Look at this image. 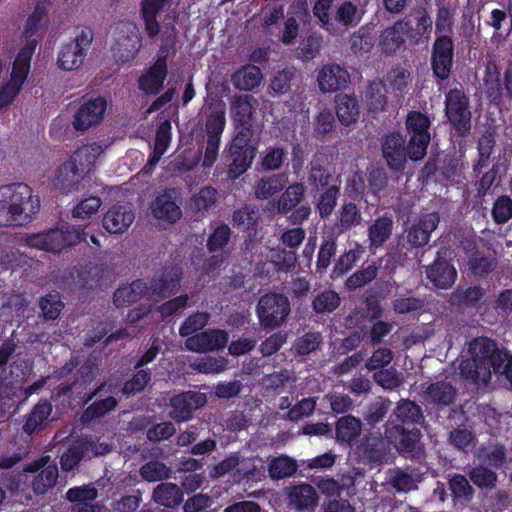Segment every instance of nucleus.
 Segmentation results:
<instances>
[{
	"label": "nucleus",
	"instance_id": "obj_1",
	"mask_svg": "<svg viewBox=\"0 0 512 512\" xmlns=\"http://www.w3.org/2000/svg\"><path fill=\"white\" fill-rule=\"evenodd\" d=\"M424 422L421 406L412 400L401 399L383 425L386 438L400 455L419 460L424 456L420 430Z\"/></svg>",
	"mask_w": 512,
	"mask_h": 512
},
{
	"label": "nucleus",
	"instance_id": "obj_2",
	"mask_svg": "<svg viewBox=\"0 0 512 512\" xmlns=\"http://www.w3.org/2000/svg\"><path fill=\"white\" fill-rule=\"evenodd\" d=\"M470 358L461 361L462 378L474 384H488L492 374L504 375L512 390V355L498 347L497 342L487 337H477L469 343Z\"/></svg>",
	"mask_w": 512,
	"mask_h": 512
},
{
	"label": "nucleus",
	"instance_id": "obj_3",
	"mask_svg": "<svg viewBox=\"0 0 512 512\" xmlns=\"http://www.w3.org/2000/svg\"><path fill=\"white\" fill-rule=\"evenodd\" d=\"M40 210V199L26 183L0 187V227L23 226Z\"/></svg>",
	"mask_w": 512,
	"mask_h": 512
},
{
	"label": "nucleus",
	"instance_id": "obj_4",
	"mask_svg": "<svg viewBox=\"0 0 512 512\" xmlns=\"http://www.w3.org/2000/svg\"><path fill=\"white\" fill-rule=\"evenodd\" d=\"M87 235L84 230L76 229L70 225H62L28 236L27 243L31 247L44 251L60 253L64 249L86 241Z\"/></svg>",
	"mask_w": 512,
	"mask_h": 512
},
{
	"label": "nucleus",
	"instance_id": "obj_5",
	"mask_svg": "<svg viewBox=\"0 0 512 512\" xmlns=\"http://www.w3.org/2000/svg\"><path fill=\"white\" fill-rule=\"evenodd\" d=\"M255 311L259 325L265 331H272L287 321L291 312L290 301L282 293L268 292L259 298Z\"/></svg>",
	"mask_w": 512,
	"mask_h": 512
},
{
	"label": "nucleus",
	"instance_id": "obj_6",
	"mask_svg": "<svg viewBox=\"0 0 512 512\" xmlns=\"http://www.w3.org/2000/svg\"><path fill=\"white\" fill-rule=\"evenodd\" d=\"M254 130H238L230 145L228 177L236 179L245 173L256 156L257 147L252 140Z\"/></svg>",
	"mask_w": 512,
	"mask_h": 512
},
{
	"label": "nucleus",
	"instance_id": "obj_7",
	"mask_svg": "<svg viewBox=\"0 0 512 512\" xmlns=\"http://www.w3.org/2000/svg\"><path fill=\"white\" fill-rule=\"evenodd\" d=\"M36 48V41H29L22 47L13 63L11 79L0 88V108L9 105L18 94L28 75L30 61Z\"/></svg>",
	"mask_w": 512,
	"mask_h": 512
},
{
	"label": "nucleus",
	"instance_id": "obj_8",
	"mask_svg": "<svg viewBox=\"0 0 512 512\" xmlns=\"http://www.w3.org/2000/svg\"><path fill=\"white\" fill-rule=\"evenodd\" d=\"M175 35L169 34L163 39L160 47V55L153 65L146 69L138 79L139 89L148 95H156L163 88L166 79L167 55L174 48Z\"/></svg>",
	"mask_w": 512,
	"mask_h": 512
},
{
	"label": "nucleus",
	"instance_id": "obj_9",
	"mask_svg": "<svg viewBox=\"0 0 512 512\" xmlns=\"http://www.w3.org/2000/svg\"><path fill=\"white\" fill-rule=\"evenodd\" d=\"M92 41L93 32L90 28L77 30L74 38L63 45L59 51V67L67 71L78 69L82 65Z\"/></svg>",
	"mask_w": 512,
	"mask_h": 512
},
{
	"label": "nucleus",
	"instance_id": "obj_10",
	"mask_svg": "<svg viewBox=\"0 0 512 512\" xmlns=\"http://www.w3.org/2000/svg\"><path fill=\"white\" fill-rule=\"evenodd\" d=\"M182 197L177 188H167L150 203L154 219L162 225H173L182 217Z\"/></svg>",
	"mask_w": 512,
	"mask_h": 512
},
{
	"label": "nucleus",
	"instance_id": "obj_11",
	"mask_svg": "<svg viewBox=\"0 0 512 512\" xmlns=\"http://www.w3.org/2000/svg\"><path fill=\"white\" fill-rule=\"evenodd\" d=\"M116 29L117 37L111 47L113 57L120 63L129 62L135 58L142 46L141 36L137 27L131 23H122Z\"/></svg>",
	"mask_w": 512,
	"mask_h": 512
},
{
	"label": "nucleus",
	"instance_id": "obj_12",
	"mask_svg": "<svg viewBox=\"0 0 512 512\" xmlns=\"http://www.w3.org/2000/svg\"><path fill=\"white\" fill-rule=\"evenodd\" d=\"M205 403V396L199 392L186 391L176 394L170 399L169 416L178 423L188 421L192 419L194 411Z\"/></svg>",
	"mask_w": 512,
	"mask_h": 512
},
{
	"label": "nucleus",
	"instance_id": "obj_13",
	"mask_svg": "<svg viewBox=\"0 0 512 512\" xmlns=\"http://www.w3.org/2000/svg\"><path fill=\"white\" fill-rule=\"evenodd\" d=\"M182 272L178 268H164L156 272L148 285V294L154 300L165 299L176 294L179 289Z\"/></svg>",
	"mask_w": 512,
	"mask_h": 512
},
{
	"label": "nucleus",
	"instance_id": "obj_14",
	"mask_svg": "<svg viewBox=\"0 0 512 512\" xmlns=\"http://www.w3.org/2000/svg\"><path fill=\"white\" fill-rule=\"evenodd\" d=\"M426 278L435 289L451 288L457 279V270L454 265L445 257L441 251L437 252L436 258L426 267Z\"/></svg>",
	"mask_w": 512,
	"mask_h": 512
},
{
	"label": "nucleus",
	"instance_id": "obj_15",
	"mask_svg": "<svg viewBox=\"0 0 512 512\" xmlns=\"http://www.w3.org/2000/svg\"><path fill=\"white\" fill-rule=\"evenodd\" d=\"M446 114L456 128H470L471 112L463 89L455 88L446 96Z\"/></svg>",
	"mask_w": 512,
	"mask_h": 512
},
{
	"label": "nucleus",
	"instance_id": "obj_16",
	"mask_svg": "<svg viewBox=\"0 0 512 512\" xmlns=\"http://www.w3.org/2000/svg\"><path fill=\"white\" fill-rule=\"evenodd\" d=\"M383 157L388 167L394 172H401L409 158L406 148V139L398 132L393 131L386 136L382 144Z\"/></svg>",
	"mask_w": 512,
	"mask_h": 512
},
{
	"label": "nucleus",
	"instance_id": "obj_17",
	"mask_svg": "<svg viewBox=\"0 0 512 512\" xmlns=\"http://www.w3.org/2000/svg\"><path fill=\"white\" fill-rule=\"evenodd\" d=\"M440 223L438 212L421 214L407 230V243L412 248H421L428 244L431 233Z\"/></svg>",
	"mask_w": 512,
	"mask_h": 512
},
{
	"label": "nucleus",
	"instance_id": "obj_18",
	"mask_svg": "<svg viewBox=\"0 0 512 512\" xmlns=\"http://www.w3.org/2000/svg\"><path fill=\"white\" fill-rule=\"evenodd\" d=\"M229 340V335L222 329H209L188 337L185 346L188 350L203 353L224 348Z\"/></svg>",
	"mask_w": 512,
	"mask_h": 512
},
{
	"label": "nucleus",
	"instance_id": "obj_19",
	"mask_svg": "<svg viewBox=\"0 0 512 512\" xmlns=\"http://www.w3.org/2000/svg\"><path fill=\"white\" fill-rule=\"evenodd\" d=\"M432 69L439 79H447L453 62V42L447 35H440L435 40L432 51Z\"/></svg>",
	"mask_w": 512,
	"mask_h": 512
},
{
	"label": "nucleus",
	"instance_id": "obj_20",
	"mask_svg": "<svg viewBox=\"0 0 512 512\" xmlns=\"http://www.w3.org/2000/svg\"><path fill=\"white\" fill-rule=\"evenodd\" d=\"M390 444L385 433L382 434L378 429L376 432L368 430L362 441L356 446L358 453L369 463H379L385 457Z\"/></svg>",
	"mask_w": 512,
	"mask_h": 512
},
{
	"label": "nucleus",
	"instance_id": "obj_21",
	"mask_svg": "<svg viewBox=\"0 0 512 512\" xmlns=\"http://www.w3.org/2000/svg\"><path fill=\"white\" fill-rule=\"evenodd\" d=\"M107 102L103 97H96L84 102L74 118V128H90L97 126L104 118Z\"/></svg>",
	"mask_w": 512,
	"mask_h": 512
},
{
	"label": "nucleus",
	"instance_id": "obj_22",
	"mask_svg": "<svg viewBox=\"0 0 512 512\" xmlns=\"http://www.w3.org/2000/svg\"><path fill=\"white\" fill-rule=\"evenodd\" d=\"M135 219V213L128 205H113L104 214L103 227L111 234L126 231Z\"/></svg>",
	"mask_w": 512,
	"mask_h": 512
},
{
	"label": "nucleus",
	"instance_id": "obj_23",
	"mask_svg": "<svg viewBox=\"0 0 512 512\" xmlns=\"http://www.w3.org/2000/svg\"><path fill=\"white\" fill-rule=\"evenodd\" d=\"M423 397L428 404L443 409L454 404L457 390L450 382L440 380L429 384L423 392Z\"/></svg>",
	"mask_w": 512,
	"mask_h": 512
},
{
	"label": "nucleus",
	"instance_id": "obj_24",
	"mask_svg": "<svg viewBox=\"0 0 512 512\" xmlns=\"http://www.w3.org/2000/svg\"><path fill=\"white\" fill-rule=\"evenodd\" d=\"M393 227V216L388 212L378 216L371 222L367 228L370 251H376L383 247L385 242L391 237Z\"/></svg>",
	"mask_w": 512,
	"mask_h": 512
},
{
	"label": "nucleus",
	"instance_id": "obj_25",
	"mask_svg": "<svg viewBox=\"0 0 512 512\" xmlns=\"http://www.w3.org/2000/svg\"><path fill=\"white\" fill-rule=\"evenodd\" d=\"M362 425L360 419L352 415H344L340 417L335 425L336 441L346 447L352 448L359 443L362 433Z\"/></svg>",
	"mask_w": 512,
	"mask_h": 512
},
{
	"label": "nucleus",
	"instance_id": "obj_26",
	"mask_svg": "<svg viewBox=\"0 0 512 512\" xmlns=\"http://www.w3.org/2000/svg\"><path fill=\"white\" fill-rule=\"evenodd\" d=\"M350 76L347 70L338 64H327L319 71L317 81L323 92H334L347 85Z\"/></svg>",
	"mask_w": 512,
	"mask_h": 512
},
{
	"label": "nucleus",
	"instance_id": "obj_27",
	"mask_svg": "<svg viewBox=\"0 0 512 512\" xmlns=\"http://www.w3.org/2000/svg\"><path fill=\"white\" fill-rule=\"evenodd\" d=\"M53 411L52 404L47 399H40L38 403L25 416L22 425V431L31 436L36 432L45 429L48 425L49 417Z\"/></svg>",
	"mask_w": 512,
	"mask_h": 512
},
{
	"label": "nucleus",
	"instance_id": "obj_28",
	"mask_svg": "<svg viewBox=\"0 0 512 512\" xmlns=\"http://www.w3.org/2000/svg\"><path fill=\"white\" fill-rule=\"evenodd\" d=\"M287 495L289 503L297 511L314 510L319 498L316 489L308 483L290 487Z\"/></svg>",
	"mask_w": 512,
	"mask_h": 512
},
{
	"label": "nucleus",
	"instance_id": "obj_29",
	"mask_svg": "<svg viewBox=\"0 0 512 512\" xmlns=\"http://www.w3.org/2000/svg\"><path fill=\"white\" fill-rule=\"evenodd\" d=\"M86 176L84 172L78 169L76 164L68 159L59 167L54 179V186L63 193H68L77 190Z\"/></svg>",
	"mask_w": 512,
	"mask_h": 512
},
{
	"label": "nucleus",
	"instance_id": "obj_30",
	"mask_svg": "<svg viewBox=\"0 0 512 512\" xmlns=\"http://www.w3.org/2000/svg\"><path fill=\"white\" fill-rule=\"evenodd\" d=\"M110 144L102 146L96 142L83 145L78 148L69 158L71 162L78 166V169L86 175H90L95 168L97 158L104 152Z\"/></svg>",
	"mask_w": 512,
	"mask_h": 512
},
{
	"label": "nucleus",
	"instance_id": "obj_31",
	"mask_svg": "<svg viewBox=\"0 0 512 512\" xmlns=\"http://www.w3.org/2000/svg\"><path fill=\"white\" fill-rule=\"evenodd\" d=\"M148 294V284L143 279L120 286L113 294V303L117 308L127 307Z\"/></svg>",
	"mask_w": 512,
	"mask_h": 512
},
{
	"label": "nucleus",
	"instance_id": "obj_32",
	"mask_svg": "<svg viewBox=\"0 0 512 512\" xmlns=\"http://www.w3.org/2000/svg\"><path fill=\"white\" fill-rule=\"evenodd\" d=\"M486 295V290L481 286L474 285L469 287L458 286L451 294L450 301L463 309H475L482 303Z\"/></svg>",
	"mask_w": 512,
	"mask_h": 512
},
{
	"label": "nucleus",
	"instance_id": "obj_33",
	"mask_svg": "<svg viewBox=\"0 0 512 512\" xmlns=\"http://www.w3.org/2000/svg\"><path fill=\"white\" fill-rule=\"evenodd\" d=\"M152 500L160 506L174 509L184 501V493L177 484L162 482L153 489Z\"/></svg>",
	"mask_w": 512,
	"mask_h": 512
},
{
	"label": "nucleus",
	"instance_id": "obj_34",
	"mask_svg": "<svg viewBox=\"0 0 512 512\" xmlns=\"http://www.w3.org/2000/svg\"><path fill=\"white\" fill-rule=\"evenodd\" d=\"M169 0H143L141 16L145 24V32L149 38L155 39L160 33L157 15L168 5Z\"/></svg>",
	"mask_w": 512,
	"mask_h": 512
},
{
	"label": "nucleus",
	"instance_id": "obj_35",
	"mask_svg": "<svg viewBox=\"0 0 512 512\" xmlns=\"http://www.w3.org/2000/svg\"><path fill=\"white\" fill-rule=\"evenodd\" d=\"M387 87L386 84L379 79L371 81L364 93V100L369 112L375 114L382 112L387 105Z\"/></svg>",
	"mask_w": 512,
	"mask_h": 512
},
{
	"label": "nucleus",
	"instance_id": "obj_36",
	"mask_svg": "<svg viewBox=\"0 0 512 512\" xmlns=\"http://www.w3.org/2000/svg\"><path fill=\"white\" fill-rule=\"evenodd\" d=\"M432 21L424 10H417L399 21V27H403L407 37L416 38L423 36L431 29Z\"/></svg>",
	"mask_w": 512,
	"mask_h": 512
},
{
	"label": "nucleus",
	"instance_id": "obj_37",
	"mask_svg": "<svg viewBox=\"0 0 512 512\" xmlns=\"http://www.w3.org/2000/svg\"><path fill=\"white\" fill-rule=\"evenodd\" d=\"M262 80V73L255 65H245L231 76L233 86L241 91H250L259 86Z\"/></svg>",
	"mask_w": 512,
	"mask_h": 512
},
{
	"label": "nucleus",
	"instance_id": "obj_38",
	"mask_svg": "<svg viewBox=\"0 0 512 512\" xmlns=\"http://www.w3.org/2000/svg\"><path fill=\"white\" fill-rule=\"evenodd\" d=\"M172 139L171 130H156L153 142V150L150 153L147 163L142 168L144 174L152 173L170 146Z\"/></svg>",
	"mask_w": 512,
	"mask_h": 512
},
{
	"label": "nucleus",
	"instance_id": "obj_39",
	"mask_svg": "<svg viewBox=\"0 0 512 512\" xmlns=\"http://www.w3.org/2000/svg\"><path fill=\"white\" fill-rule=\"evenodd\" d=\"M250 95L235 96L231 102V117L237 126L249 128L252 126V105Z\"/></svg>",
	"mask_w": 512,
	"mask_h": 512
},
{
	"label": "nucleus",
	"instance_id": "obj_40",
	"mask_svg": "<svg viewBox=\"0 0 512 512\" xmlns=\"http://www.w3.org/2000/svg\"><path fill=\"white\" fill-rule=\"evenodd\" d=\"M336 103V114L340 123L344 126L354 124L360 114L357 99L344 94L337 97Z\"/></svg>",
	"mask_w": 512,
	"mask_h": 512
},
{
	"label": "nucleus",
	"instance_id": "obj_41",
	"mask_svg": "<svg viewBox=\"0 0 512 512\" xmlns=\"http://www.w3.org/2000/svg\"><path fill=\"white\" fill-rule=\"evenodd\" d=\"M297 469L296 460L284 454L272 458L268 464V473L273 480L289 478L297 472Z\"/></svg>",
	"mask_w": 512,
	"mask_h": 512
},
{
	"label": "nucleus",
	"instance_id": "obj_42",
	"mask_svg": "<svg viewBox=\"0 0 512 512\" xmlns=\"http://www.w3.org/2000/svg\"><path fill=\"white\" fill-rule=\"evenodd\" d=\"M305 188L301 183L289 185L277 201V211L286 215L292 211L304 198Z\"/></svg>",
	"mask_w": 512,
	"mask_h": 512
},
{
	"label": "nucleus",
	"instance_id": "obj_43",
	"mask_svg": "<svg viewBox=\"0 0 512 512\" xmlns=\"http://www.w3.org/2000/svg\"><path fill=\"white\" fill-rule=\"evenodd\" d=\"M448 485L454 505L464 504L473 498L474 490L464 475L454 474Z\"/></svg>",
	"mask_w": 512,
	"mask_h": 512
},
{
	"label": "nucleus",
	"instance_id": "obj_44",
	"mask_svg": "<svg viewBox=\"0 0 512 512\" xmlns=\"http://www.w3.org/2000/svg\"><path fill=\"white\" fill-rule=\"evenodd\" d=\"M412 131L413 134L411 135L406 148L409 154V159L416 162L422 160L425 157L427 153V147L431 140V135L429 130Z\"/></svg>",
	"mask_w": 512,
	"mask_h": 512
},
{
	"label": "nucleus",
	"instance_id": "obj_45",
	"mask_svg": "<svg viewBox=\"0 0 512 512\" xmlns=\"http://www.w3.org/2000/svg\"><path fill=\"white\" fill-rule=\"evenodd\" d=\"M259 220V212L255 206L245 205L232 214V223L239 231L247 232L255 228Z\"/></svg>",
	"mask_w": 512,
	"mask_h": 512
},
{
	"label": "nucleus",
	"instance_id": "obj_46",
	"mask_svg": "<svg viewBox=\"0 0 512 512\" xmlns=\"http://www.w3.org/2000/svg\"><path fill=\"white\" fill-rule=\"evenodd\" d=\"M391 406V401L387 398H380L368 405L364 415V424L369 427L368 430H374L377 425L382 423Z\"/></svg>",
	"mask_w": 512,
	"mask_h": 512
},
{
	"label": "nucleus",
	"instance_id": "obj_47",
	"mask_svg": "<svg viewBox=\"0 0 512 512\" xmlns=\"http://www.w3.org/2000/svg\"><path fill=\"white\" fill-rule=\"evenodd\" d=\"M339 197L340 187L337 185H330L319 194L316 209L321 219L329 218L337 205Z\"/></svg>",
	"mask_w": 512,
	"mask_h": 512
},
{
	"label": "nucleus",
	"instance_id": "obj_48",
	"mask_svg": "<svg viewBox=\"0 0 512 512\" xmlns=\"http://www.w3.org/2000/svg\"><path fill=\"white\" fill-rule=\"evenodd\" d=\"M118 405V401L113 396H108L101 400H96L85 408L81 415L83 423H89L97 418L103 417L105 414L114 410Z\"/></svg>",
	"mask_w": 512,
	"mask_h": 512
},
{
	"label": "nucleus",
	"instance_id": "obj_49",
	"mask_svg": "<svg viewBox=\"0 0 512 512\" xmlns=\"http://www.w3.org/2000/svg\"><path fill=\"white\" fill-rule=\"evenodd\" d=\"M58 479L57 465L51 463L40 470L32 481V490L36 495L45 494L49 488L53 487Z\"/></svg>",
	"mask_w": 512,
	"mask_h": 512
},
{
	"label": "nucleus",
	"instance_id": "obj_50",
	"mask_svg": "<svg viewBox=\"0 0 512 512\" xmlns=\"http://www.w3.org/2000/svg\"><path fill=\"white\" fill-rule=\"evenodd\" d=\"M340 304V295L334 290L326 289L314 297L312 308L317 314H330L334 312Z\"/></svg>",
	"mask_w": 512,
	"mask_h": 512
},
{
	"label": "nucleus",
	"instance_id": "obj_51",
	"mask_svg": "<svg viewBox=\"0 0 512 512\" xmlns=\"http://www.w3.org/2000/svg\"><path fill=\"white\" fill-rule=\"evenodd\" d=\"M404 36H406L405 31L402 26L399 27V21L386 28L380 39L382 51L387 54L395 52L404 43Z\"/></svg>",
	"mask_w": 512,
	"mask_h": 512
},
{
	"label": "nucleus",
	"instance_id": "obj_52",
	"mask_svg": "<svg viewBox=\"0 0 512 512\" xmlns=\"http://www.w3.org/2000/svg\"><path fill=\"white\" fill-rule=\"evenodd\" d=\"M364 252V248L356 243L354 248L345 251L339 256L334 264L332 275L334 277L343 276L352 269Z\"/></svg>",
	"mask_w": 512,
	"mask_h": 512
},
{
	"label": "nucleus",
	"instance_id": "obj_53",
	"mask_svg": "<svg viewBox=\"0 0 512 512\" xmlns=\"http://www.w3.org/2000/svg\"><path fill=\"white\" fill-rule=\"evenodd\" d=\"M361 220V212L354 202H345L338 214L337 227L340 232H346L357 226Z\"/></svg>",
	"mask_w": 512,
	"mask_h": 512
},
{
	"label": "nucleus",
	"instance_id": "obj_54",
	"mask_svg": "<svg viewBox=\"0 0 512 512\" xmlns=\"http://www.w3.org/2000/svg\"><path fill=\"white\" fill-rule=\"evenodd\" d=\"M40 316L45 321L56 320L64 308L59 293H48L39 300Z\"/></svg>",
	"mask_w": 512,
	"mask_h": 512
},
{
	"label": "nucleus",
	"instance_id": "obj_55",
	"mask_svg": "<svg viewBox=\"0 0 512 512\" xmlns=\"http://www.w3.org/2000/svg\"><path fill=\"white\" fill-rule=\"evenodd\" d=\"M378 275V267L375 263L369 264L367 267L357 270L350 275L345 281V287L349 291H355L376 279Z\"/></svg>",
	"mask_w": 512,
	"mask_h": 512
},
{
	"label": "nucleus",
	"instance_id": "obj_56",
	"mask_svg": "<svg viewBox=\"0 0 512 512\" xmlns=\"http://www.w3.org/2000/svg\"><path fill=\"white\" fill-rule=\"evenodd\" d=\"M285 182L286 178L283 174L260 179L255 191L257 198L263 200L270 198L284 188Z\"/></svg>",
	"mask_w": 512,
	"mask_h": 512
},
{
	"label": "nucleus",
	"instance_id": "obj_57",
	"mask_svg": "<svg viewBox=\"0 0 512 512\" xmlns=\"http://www.w3.org/2000/svg\"><path fill=\"white\" fill-rule=\"evenodd\" d=\"M496 264L494 258L480 255L478 252L472 254L467 262L470 273L479 278L489 275L495 269Z\"/></svg>",
	"mask_w": 512,
	"mask_h": 512
},
{
	"label": "nucleus",
	"instance_id": "obj_58",
	"mask_svg": "<svg viewBox=\"0 0 512 512\" xmlns=\"http://www.w3.org/2000/svg\"><path fill=\"white\" fill-rule=\"evenodd\" d=\"M210 313L206 311H197L189 315L179 327V334L182 337H190L203 327H205L210 320Z\"/></svg>",
	"mask_w": 512,
	"mask_h": 512
},
{
	"label": "nucleus",
	"instance_id": "obj_59",
	"mask_svg": "<svg viewBox=\"0 0 512 512\" xmlns=\"http://www.w3.org/2000/svg\"><path fill=\"white\" fill-rule=\"evenodd\" d=\"M484 85L489 98L495 100L500 97V69L494 61H488L486 64Z\"/></svg>",
	"mask_w": 512,
	"mask_h": 512
},
{
	"label": "nucleus",
	"instance_id": "obj_60",
	"mask_svg": "<svg viewBox=\"0 0 512 512\" xmlns=\"http://www.w3.org/2000/svg\"><path fill=\"white\" fill-rule=\"evenodd\" d=\"M296 78V70L294 68H285L277 71L271 79L269 88L273 95H283L291 90L292 82Z\"/></svg>",
	"mask_w": 512,
	"mask_h": 512
},
{
	"label": "nucleus",
	"instance_id": "obj_61",
	"mask_svg": "<svg viewBox=\"0 0 512 512\" xmlns=\"http://www.w3.org/2000/svg\"><path fill=\"white\" fill-rule=\"evenodd\" d=\"M361 17V9L350 1L342 2L335 12V20L344 26L357 25Z\"/></svg>",
	"mask_w": 512,
	"mask_h": 512
},
{
	"label": "nucleus",
	"instance_id": "obj_62",
	"mask_svg": "<svg viewBox=\"0 0 512 512\" xmlns=\"http://www.w3.org/2000/svg\"><path fill=\"white\" fill-rule=\"evenodd\" d=\"M139 473L144 480L156 482L170 478L172 470L160 461H149L141 466Z\"/></svg>",
	"mask_w": 512,
	"mask_h": 512
},
{
	"label": "nucleus",
	"instance_id": "obj_63",
	"mask_svg": "<svg viewBox=\"0 0 512 512\" xmlns=\"http://www.w3.org/2000/svg\"><path fill=\"white\" fill-rule=\"evenodd\" d=\"M231 238V229L227 224H220L209 234L206 247L209 252H217L224 249Z\"/></svg>",
	"mask_w": 512,
	"mask_h": 512
},
{
	"label": "nucleus",
	"instance_id": "obj_64",
	"mask_svg": "<svg viewBox=\"0 0 512 512\" xmlns=\"http://www.w3.org/2000/svg\"><path fill=\"white\" fill-rule=\"evenodd\" d=\"M336 251L337 243L333 236H328L322 240L316 261V268L318 272L326 271L331 264L332 258L335 257Z\"/></svg>",
	"mask_w": 512,
	"mask_h": 512
}]
</instances>
